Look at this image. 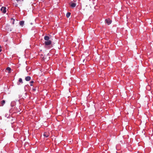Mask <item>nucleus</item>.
I'll use <instances>...</instances> for the list:
<instances>
[{
  "label": "nucleus",
  "mask_w": 153,
  "mask_h": 153,
  "mask_svg": "<svg viewBox=\"0 0 153 153\" xmlns=\"http://www.w3.org/2000/svg\"><path fill=\"white\" fill-rule=\"evenodd\" d=\"M46 57L45 58V57L44 56V57H43V59L44 60H45V59H46Z\"/></svg>",
  "instance_id": "obj_16"
},
{
  "label": "nucleus",
  "mask_w": 153,
  "mask_h": 153,
  "mask_svg": "<svg viewBox=\"0 0 153 153\" xmlns=\"http://www.w3.org/2000/svg\"><path fill=\"white\" fill-rule=\"evenodd\" d=\"M71 14V13L70 12L67 13L66 15V16L68 18H69V16H70Z\"/></svg>",
  "instance_id": "obj_9"
},
{
  "label": "nucleus",
  "mask_w": 153,
  "mask_h": 153,
  "mask_svg": "<svg viewBox=\"0 0 153 153\" xmlns=\"http://www.w3.org/2000/svg\"><path fill=\"white\" fill-rule=\"evenodd\" d=\"M19 82L22 83H23V82L22 81V78H20L19 79Z\"/></svg>",
  "instance_id": "obj_13"
},
{
  "label": "nucleus",
  "mask_w": 153,
  "mask_h": 153,
  "mask_svg": "<svg viewBox=\"0 0 153 153\" xmlns=\"http://www.w3.org/2000/svg\"><path fill=\"white\" fill-rule=\"evenodd\" d=\"M76 4L75 3H72L71 4V6L72 7L74 8L76 6Z\"/></svg>",
  "instance_id": "obj_7"
},
{
  "label": "nucleus",
  "mask_w": 153,
  "mask_h": 153,
  "mask_svg": "<svg viewBox=\"0 0 153 153\" xmlns=\"http://www.w3.org/2000/svg\"><path fill=\"white\" fill-rule=\"evenodd\" d=\"M33 82H34L33 81H31L30 82V83L31 84L30 85L32 86L33 85H32V84L33 83Z\"/></svg>",
  "instance_id": "obj_14"
},
{
  "label": "nucleus",
  "mask_w": 153,
  "mask_h": 153,
  "mask_svg": "<svg viewBox=\"0 0 153 153\" xmlns=\"http://www.w3.org/2000/svg\"><path fill=\"white\" fill-rule=\"evenodd\" d=\"M45 43L46 45H50L51 43V40L45 41Z\"/></svg>",
  "instance_id": "obj_3"
},
{
  "label": "nucleus",
  "mask_w": 153,
  "mask_h": 153,
  "mask_svg": "<svg viewBox=\"0 0 153 153\" xmlns=\"http://www.w3.org/2000/svg\"><path fill=\"white\" fill-rule=\"evenodd\" d=\"M105 22L108 25H109L111 24L112 22V21L110 19L108 18L105 20Z\"/></svg>",
  "instance_id": "obj_1"
},
{
  "label": "nucleus",
  "mask_w": 153,
  "mask_h": 153,
  "mask_svg": "<svg viewBox=\"0 0 153 153\" xmlns=\"http://www.w3.org/2000/svg\"><path fill=\"white\" fill-rule=\"evenodd\" d=\"M49 135V133L48 132H45L43 134V136L46 137H48Z\"/></svg>",
  "instance_id": "obj_4"
},
{
  "label": "nucleus",
  "mask_w": 153,
  "mask_h": 153,
  "mask_svg": "<svg viewBox=\"0 0 153 153\" xmlns=\"http://www.w3.org/2000/svg\"><path fill=\"white\" fill-rule=\"evenodd\" d=\"M24 21H21L20 22L19 24L20 25L22 26L24 25Z\"/></svg>",
  "instance_id": "obj_10"
},
{
  "label": "nucleus",
  "mask_w": 153,
  "mask_h": 153,
  "mask_svg": "<svg viewBox=\"0 0 153 153\" xmlns=\"http://www.w3.org/2000/svg\"><path fill=\"white\" fill-rule=\"evenodd\" d=\"M31 79V77L30 76H27L25 77V79L26 81H29Z\"/></svg>",
  "instance_id": "obj_5"
},
{
  "label": "nucleus",
  "mask_w": 153,
  "mask_h": 153,
  "mask_svg": "<svg viewBox=\"0 0 153 153\" xmlns=\"http://www.w3.org/2000/svg\"><path fill=\"white\" fill-rule=\"evenodd\" d=\"M1 47L0 46V52H1Z\"/></svg>",
  "instance_id": "obj_15"
},
{
  "label": "nucleus",
  "mask_w": 153,
  "mask_h": 153,
  "mask_svg": "<svg viewBox=\"0 0 153 153\" xmlns=\"http://www.w3.org/2000/svg\"><path fill=\"white\" fill-rule=\"evenodd\" d=\"M6 70L8 71V73H10L11 68L10 67H8L7 68Z\"/></svg>",
  "instance_id": "obj_8"
},
{
  "label": "nucleus",
  "mask_w": 153,
  "mask_h": 153,
  "mask_svg": "<svg viewBox=\"0 0 153 153\" xmlns=\"http://www.w3.org/2000/svg\"><path fill=\"white\" fill-rule=\"evenodd\" d=\"M5 101L4 100H3L1 101V104H2V106H3L4 105V103H5Z\"/></svg>",
  "instance_id": "obj_11"
},
{
  "label": "nucleus",
  "mask_w": 153,
  "mask_h": 153,
  "mask_svg": "<svg viewBox=\"0 0 153 153\" xmlns=\"http://www.w3.org/2000/svg\"><path fill=\"white\" fill-rule=\"evenodd\" d=\"M6 7H2L1 9V11L4 13H6Z\"/></svg>",
  "instance_id": "obj_2"
},
{
  "label": "nucleus",
  "mask_w": 153,
  "mask_h": 153,
  "mask_svg": "<svg viewBox=\"0 0 153 153\" xmlns=\"http://www.w3.org/2000/svg\"><path fill=\"white\" fill-rule=\"evenodd\" d=\"M33 90L34 91H35V90H36V89H33Z\"/></svg>",
  "instance_id": "obj_17"
},
{
  "label": "nucleus",
  "mask_w": 153,
  "mask_h": 153,
  "mask_svg": "<svg viewBox=\"0 0 153 153\" xmlns=\"http://www.w3.org/2000/svg\"><path fill=\"white\" fill-rule=\"evenodd\" d=\"M11 20H13V22H12V24H13V25L14 24V22L15 21V19H13V18H11Z\"/></svg>",
  "instance_id": "obj_12"
},
{
  "label": "nucleus",
  "mask_w": 153,
  "mask_h": 153,
  "mask_svg": "<svg viewBox=\"0 0 153 153\" xmlns=\"http://www.w3.org/2000/svg\"><path fill=\"white\" fill-rule=\"evenodd\" d=\"M44 39L45 40L47 41H48V40H50L49 39H50V38L48 36H45V37H44Z\"/></svg>",
  "instance_id": "obj_6"
}]
</instances>
